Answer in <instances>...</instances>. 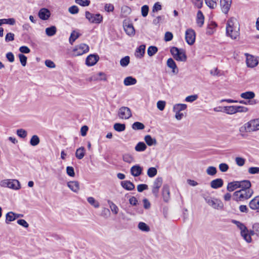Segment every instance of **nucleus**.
Instances as JSON below:
<instances>
[{
  "instance_id": "1",
  "label": "nucleus",
  "mask_w": 259,
  "mask_h": 259,
  "mask_svg": "<svg viewBox=\"0 0 259 259\" xmlns=\"http://www.w3.org/2000/svg\"><path fill=\"white\" fill-rule=\"evenodd\" d=\"M226 34L232 39H236L240 34V25L234 18L229 19L226 25Z\"/></svg>"
},
{
  "instance_id": "2",
  "label": "nucleus",
  "mask_w": 259,
  "mask_h": 259,
  "mask_svg": "<svg viewBox=\"0 0 259 259\" xmlns=\"http://www.w3.org/2000/svg\"><path fill=\"white\" fill-rule=\"evenodd\" d=\"M253 194V190H240L234 193L233 199L237 201H244L250 198Z\"/></svg>"
},
{
  "instance_id": "3",
  "label": "nucleus",
  "mask_w": 259,
  "mask_h": 259,
  "mask_svg": "<svg viewBox=\"0 0 259 259\" xmlns=\"http://www.w3.org/2000/svg\"><path fill=\"white\" fill-rule=\"evenodd\" d=\"M170 52L174 58L177 61L185 62L187 60V56L184 50L173 47L170 48Z\"/></svg>"
},
{
  "instance_id": "4",
  "label": "nucleus",
  "mask_w": 259,
  "mask_h": 259,
  "mask_svg": "<svg viewBox=\"0 0 259 259\" xmlns=\"http://www.w3.org/2000/svg\"><path fill=\"white\" fill-rule=\"evenodd\" d=\"M232 222L235 224L238 228L240 230L241 236L243 238V239L247 243H250L252 241V238L250 237L249 235H247L248 229L244 224L235 220H232Z\"/></svg>"
},
{
  "instance_id": "5",
  "label": "nucleus",
  "mask_w": 259,
  "mask_h": 259,
  "mask_svg": "<svg viewBox=\"0 0 259 259\" xmlns=\"http://www.w3.org/2000/svg\"><path fill=\"white\" fill-rule=\"evenodd\" d=\"M205 202L214 209H221L224 207L223 202L219 199L212 198L209 196L203 197Z\"/></svg>"
},
{
  "instance_id": "6",
  "label": "nucleus",
  "mask_w": 259,
  "mask_h": 259,
  "mask_svg": "<svg viewBox=\"0 0 259 259\" xmlns=\"http://www.w3.org/2000/svg\"><path fill=\"white\" fill-rule=\"evenodd\" d=\"M1 185L2 187L14 190H18L20 188V183L17 180H4L1 182Z\"/></svg>"
},
{
  "instance_id": "7",
  "label": "nucleus",
  "mask_w": 259,
  "mask_h": 259,
  "mask_svg": "<svg viewBox=\"0 0 259 259\" xmlns=\"http://www.w3.org/2000/svg\"><path fill=\"white\" fill-rule=\"evenodd\" d=\"M85 18L92 23H100L103 20V17L100 14H94L89 11L85 13Z\"/></svg>"
},
{
  "instance_id": "8",
  "label": "nucleus",
  "mask_w": 259,
  "mask_h": 259,
  "mask_svg": "<svg viewBox=\"0 0 259 259\" xmlns=\"http://www.w3.org/2000/svg\"><path fill=\"white\" fill-rule=\"evenodd\" d=\"M89 50V47L85 44H81L76 46L73 50L75 56H80L87 53Z\"/></svg>"
},
{
  "instance_id": "9",
  "label": "nucleus",
  "mask_w": 259,
  "mask_h": 259,
  "mask_svg": "<svg viewBox=\"0 0 259 259\" xmlns=\"http://www.w3.org/2000/svg\"><path fill=\"white\" fill-rule=\"evenodd\" d=\"M118 116L120 118L127 119L132 116L131 109L127 107H121L118 111Z\"/></svg>"
},
{
  "instance_id": "10",
  "label": "nucleus",
  "mask_w": 259,
  "mask_h": 259,
  "mask_svg": "<svg viewBox=\"0 0 259 259\" xmlns=\"http://www.w3.org/2000/svg\"><path fill=\"white\" fill-rule=\"evenodd\" d=\"M185 39L190 45L194 44L195 41V32L192 29H188L185 32Z\"/></svg>"
},
{
  "instance_id": "11",
  "label": "nucleus",
  "mask_w": 259,
  "mask_h": 259,
  "mask_svg": "<svg viewBox=\"0 0 259 259\" xmlns=\"http://www.w3.org/2000/svg\"><path fill=\"white\" fill-rule=\"evenodd\" d=\"M99 59L97 54H91L87 57L85 60V64L88 66H92L96 64Z\"/></svg>"
},
{
  "instance_id": "12",
  "label": "nucleus",
  "mask_w": 259,
  "mask_h": 259,
  "mask_svg": "<svg viewBox=\"0 0 259 259\" xmlns=\"http://www.w3.org/2000/svg\"><path fill=\"white\" fill-rule=\"evenodd\" d=\"M232 0H220V5L222 12L227 14L230 9Z\"/></svg>"
},
{
  "instance_id": "13",
  "label": "nucleus",
  "mask_w": 259,
  "mask_h": 259,
  "mask_svg": "<svg viewBox=\"0 0 259 259\" xmlns=\"http://www.w3.org/2000/svg\"><path fill=\"white\" fill-rule=\"evenodd\" d=\"M246 64L249 67L253 68L258 64V62L256 58L252 55L246 54Z\"/></svg>"
},
{
  "instance_id": "14",
  "label": "nucleus",
  "mask_w": 259,
  "mask_h": 259,
  "mask_svg": "<svg viewBox=\"0 0 259 259\" xmlns=\"http://www.w3.org/2000/svg\"><path fill=\"white\" fill-rule=\"evenodd\" d=\"M162 195L163 200L165 202L169 201L170 199V191L168 185H164L162 189Z\"/></svg>"
},
{
  "instance_id": "15",
  "label": "nucleus",
  "mask_w": 259,
  "mask_h": 259,
  "mask_svg": "<svg viewBox=\"0 0 259 259\" xmlns=\"http://www.w3.org/2000/svg\"><path fill=\"white\" fill-rule=\"evenodd\" d=\"M38 15L40 19L47 20L50 18L51 13L48 9L42 8L39 11Z\"/></svg>"
},
{
  "instance_id": "16",
  "label": "nucleus",
  "mask_w": 259,
  "mask_h": 259,
  "mask_svg": "<svg viewBox=\"0 0 259 259\" xmlns=\"http://www.w3.org/2000/svg\"><path fill=\"white\" fill-rule=\"evenodd\" d=\"M249 207L259 212V195L252 199L249 203Z\"/></svg>"
},
{
  "instance_id": "17",
  "label": "nucleus",
  "mask_w": 259,
  "mask_h": 259,
  "mask_svg": "<svg viewBox=\"0 0 259 259\" xmlns=\"http://www.w3.org/2000/svg\"><path fill=\"white\" fill-rule=\"evenodd\" d=\"M67 186L75 193H78L80 189L79 182L75 181L68 182Z\"/></svg>"
},
{
  "instance_id": "18",
  "label": "nucleus",
  "mask_w": 259,
  "mask_h": 259,
  "mask_svg": "<svg viewBox=\"0 0 259 259\" xmlns=\"http://www.w3.org/2000/svg\"><path fill=\"white\" fill-rule=\"evenodd\" d=\"M143 168L139 165L133 166L131 168V173L134 177H138L141 175Z\"/></svg>"
},
{
  "instance_id": "19",
  "label": "nucleus",
  "mask_w": 259,
  "mask_h": 259,
  "mask_svg": "<svg viewBox=\"0 0 259 259\" xmlns=\"http://www.w3.org/2000/svg\"><path fill=\"white\" fill-rule=\"evenodd\" d=\"M250 128L252 130L251 132L259 130V118L252 119L248 122Z\"/></svg>"
},
{
  "instance_id": "20",
  "label": "nucleus",
  "mask_w": 259,
  "mask_h": 259,
  "mask_svg": "<svg viewBox=\"0 0 259 259\" xmlns=\"http://www.w3.org/2000/svg\"><path fill=\"white\" fill-rule=\"evenodd\" d=\"M223 181L222 179L218 178L210 182V186L213 189H218L223 185Z\"/></svg>"
},
{
  "instance_id": "21",
  "label": "nucleus",
  "mask_w": 259,
  "mask_h": 259,
  "mask_svg": "<svg viewBox=\"0 0 259 259\" xmlns=\"http://www.w3.org/2000/svg\"><path fill=\"white\" fill-rule=\"evenodd\" d=\"M167 66L172 69V71L174 73L177 74L178 73V69L175 62L172 58H169L167 60Z\"/></svg>"
},
{
  "instance_id": "22",
  "label": "nucleus",
  "mask_w": 259,
  "mask_h": 259,
  "mask_svg": "<svg viewBox=\"0 0 259 259\" xmlns=\"http://www.w3.org/2000/svg\"><path fill=\"white\" fill-rule=\"evenodd\" d=\"M121 186L126 190L131 191L135 189L134 184L130 181H123L121 182Z\"/></svg>"
},
{
  "instance_id": "23",
  "label": "nucleus",
  "mask_w": 259,
  "mask_h": 259,
  "mask_svg": "<svg viewBox=\"0 0 259 259\" xmlns=\"http://www.w3.org/2000/svg\"><path fill=\"white\" fill-rule=\"evenodd\" d=\"M146 46L144 45L140 46L136 51L135 55L137 57L141 58L143 57L145 52Z\"/></svg>"
},
{
  "instance_id": "24",
  "label": "nucleus",
  "mask_w": 259,
  "mask_h": 259,
  "mask_svg": "<svg viewBox=\"0 0 259 259\" xmlns=\"http://www.w3.org/2000/svg\"><path fill=\"white\" fill-rule=\"evenodd\" d=\"M240 188H241V190H252L250 189L251 186V184L249 180H243L239 181Z\"/></svg>"
},
{
  "instance_id": "25",
  "label": "nucleus",
  "mask_w": 259,
  "mask_h": 259,
  "mask_svg": "<svg viewBox=\"0 0 259 259\" xmlns=\"http://www.w3.org/2000/svg\"><path fill=\"white\" fill-rule=\"evenodd\" d=\"M239 181H234L229 183L227 187V189L229 192H232L237 188H240Z\"/></svg>"
},
{
  "instance_id": "26",
  "label": "nucleus",
  "mask_w": 259,
  "mask_h": 259,
  "mask_svg": "<svg viewBox=\"0 0 259 259\" xmlns=\"http://www.w3.org/2000/svg\"><path fill=\"white\" fill-rule=\"evenodd\" d=\"M204 17L201 11H198L197 14L196 23L198 26L202 27L204 24Z\"/></svg>"
},
{
  "instance_id": "27",
  "label": "nucleus",
  "mask_w": 259,
  "mask_h": 259,
  "mask_svg": "<svg viewBox=\"0 0 259 259\" xmlns=\"http://www.w3.org/2000/svg\"><path fill=\"white\" fill-rule=\"evenodd\" d=\"M80 35L81 34L79 33L78 31L76 30L72 31L69 39L70 44L72 45L75 40L77 39Z\"/></svg>"
},
{
  "instance_id": "28",
  "label": "nucleus",
  "mask_w": 259,
  "mask_h": 259,
  "mask_svg": "<svg viewBox=\"0 0 259 259\" xmlns=\"http://www.w3.org/2000/svg\"><path fill=\"white\" fill-rule=\"evenodd\" d=\"M236 105L225 106L224 111L228 114H233L236 113Z\"/></svg>"
},
{
  "instance_id": "29",
  "label": "nucleus",
  "mask_w": 259,
  "mask_h": 259,
  "mask_svg": "<svg viewBox=\"0 0 259 259\" xmlns=\"http://www.w3.org/2000/svg\"><path fill=\"white\" fill-rule=\"evenodd\" d=\"M124 29L126 33L128 35H134L135 33V29L132 24H128L124 26Z\"/></svg>"
},
{
  "instance_id": "30",
  "label": "nucleus",
  "mask_w": 259,
  "mask_h": 259,
  "mask_svg": "<svg viewBox=\"0 0 259 259\" xmlns=\"http://www.w3.org/2000/svg\"><path fill=\"white\" fill-rule=\"evenodd\" d=\"M123 82L125 85L129 86L135 84L137 83V80L132 76H128L124 78Z\"/></svg>"
},
{
  "instance_id": "31",
  "label": "nucleus",
  "mask_w": 259,
  "mask_h": 259,
  "mask_svg": "<svg viewBox=\"0 0 259 259\" xmlns=\"http://www.w3.org/2000/svg\"><path fill=\"white\" fill-rule=\"evenodd\" d=\"M187 107V105L185 104H177L173 107V111L175 112H179L185 110Z\"/></svg>"
},
{
  "instance_id": "32",
  "label": "nucleus",
  "mask_w": 259,
  "mask_h": 259,
  "mask_svg": "<svg viewBox=\"0 0 259 259\" xmlns=\"http://www.w3.org/2000/svg\"><path fill=\"white\" fill-rule=\"evenodd\" d=\"M144 140L146 144L149 146L155 145L157 144L156 139L152 138L150 135H146L145 137Z\"/></svg>"
},
{
  "instance_id": "33",
  "label": "nucleus",
  "mask_w": 259,
  "mask_h": 259,
  "mask_svg": "<svg viewBox=\"0 0 259 259\" xmlns=\"http://www.w3.org/2000/svg\"><path fill=\"white\" fill-rule=\"evenodd\" d=\"M217 26V24L215 22L212 21L210 22L208 25L206 33L209 35L212 34Z\"/></svg>"
},
{
  "instance_id": "34",
  "label": "nucleus",
  "mask_w": 259,
  "mask_h": 259,
  "mask_svg": "<svg viewBox=\"0 0 259 259\" xmlns=\"http://www.w3.org/2000/svg\"><path fill=\"white\" fill-rule=\"evenodd\" d=\"M57 32V28L55 26H51L46 29V33L48 36H52Z\"/></svg>"
},
{
  "instance_id": "35",
  "label": "nucleus",
  "mask_w": 259,
  "mask_h": 259,
  "mask_svg": "<svg viewBox=\"0 0 259 259\" xmlns=\"http://www.w3.org/2000/svg\"><path fill=\"white\" fill-rule=\"evenodd\" d=\"M84 151H85L84 148L83 147H81L78 148L76 150V151L75 153L76 157L78 159H82L84 156V154H85Z\"/></svg>"
},
{
  "instance_id": "36",
  "label": "nucleus",
  "mask_w": 259,
  "mask_h": 259,
  "mask_svg": "<svg viewBox=\"0 0 259 259\" xmlns=\"http://www.w3.org/2000/svg\"><path fill=\"white\" fill-rule=\"evenodd\" d=\"M6 223L8 224L10 222L16 220L15 213L10 211L6 214Z\"/></svg>"
},
{
  "instance_id": "37",
  "label": "nucleus",
  "mask_w": 259,
  "mask_h": 259,
  "mask_svg": "<svg viewBox=\"0 0 259 259\" xmlns=\"http://www.w3.org/2000/svg\"><path fill=\"white\" fill-rule=\"evenodd\" d=\"M240 97L242 98L245 99H251L255 97V94L253 92L248 91L241 93L240 95Z\"/></svg>"
},
{
  "instance_id": "38",
  "label": "nucleus",
  "mask_w": 259,
  "mask_h": 259,
  "mask_svg": "<svg viewBox=\"0 0 259 259\" xmlns=\"http://www.w3.org/2000/svg\"><path fill=\"white\" fill-rule=\"evenodd\" d=\"M147 146L144 142H139L136 146L135 149L136 151L142 152L146 150Z\"/></svg>"
},
{
  "instance_id": "39",
  "label": "nucleus",
  "mask_w": 259,
  "mask_h": 259,
  "mask_svg": "<svg viewBox=\"0 0 259 259\" xmlns=\"http://www.w3.org/2000/svg\"><path fill=\"white\" fill-rule=\"evenodd\" d=\"M40 142L39 137L37 135H33L30 140V144L32 146L37 145Z\"/></svg>"
},
{
  "instance_id": "40",
  "label": "nucleus",
  "mask_w": 259,
  "mask_h": 259,
  "mask_svg": "<svg viewBox=\"0 0 259 259\" xmlns=\"http://www.w3.org/2000/svg\"><path fill=\"white\" fill-rule=\"evenodd\" d=\"M162 178L158 177L154 180L152 187L159 189L162 186Z\"/></svg>"
},
{
  "instance_id": "41",
  "label": "nucleus",
  "mask_w": 259,
  "mask_h": 259,
  "mask_svg": "<svg viewBox=\"0 0 259 259\" xmlns=\"http://www.w3.org/2000/svg\"><path fill=\"white\" fill-rule=\"evenodd\" d=\"M114 129L117 132H122L125 129V125L124 124L116 123L114 124Z\"/></svg>"
},
{
  "instance_id": "42",
  "label": "nucleus",
  "mask_w": 259,
  "mask_h": 259,
  "mask_svg": "<svg viewBox=\"0 0 259 259\" xmlns=\"http://www.w3.org/2000/svg\"><path fill=\"white\" fill-rule=\"evenodd\" d=\"M157 174V170L155 167H151L148 169L147 175L150 178H153Z\"/></svg>"
},
{
  "instance_id": "43",
  "label": "nucleus",
  "mask_w": 259,
  "mask_h": 259,
  "mask_svg": "<svg viewBox=\"0 0 259 259\" xmlns=\"http://www.w3.org/2000/svg\"><path fill=\"white\" fill-rule=\"evenodd\" d=\"M206 172L208 175L213 176L217 174V170L215 167L210 166L207 168Z\"/></svg>"
},
{
  "instance_id": "44",
  "label": "nucleus",
  "mask_w": 259,
  "mask_h": 259,
  "mask_svg": "<svg viewBox=\"0 0 259 259\" xmlns=\"http://www.w3.org/2000/svg\"><path fill=\"white\" fill-rule=\"evenodd\" d=\"M138 228L143 232H148L150 231L149 227L144 222H140L139 223Z\"/></svg>"
},
{
  "instance_id": "45",
  "label": "nucleus",
  "mask_w": 259,
  "mask_h": 259,
  "mask_svg": "<svg viewBox=\"0 0 259 259\" xmlns=\"http://www.w3.org/2000/svg\"><path fill=\"white\" fill-rule=\"evenodd\" d=\"M250 125H249L248 122L245 123L243 125L241 126L239 128V131L241 133H245V132H251V129L250 128Z\"/></svg>"
},
{
  "instance_id": "46",
  "label": "nucleus",
  "mask_w": 259,
  "mask_h": 259,
  "mask_svg": "<svg viewBox=\"0 0 259 259\" xmlns=\"http://www.w3.org/2000/svg\"><path fill=\"white\" fill-rule=\"evenodd\" d=\"M158 51V49L155 46H150L147 50L148 55L151 57L154 55Z\"/></svg>"
},
{
  "instance_id": "47",
  "label": "nucleus",
  "mask_w": 259,
  "mask_h": 259,
  "mask_svg": "<svg viewBox=\"0 0 259 259\" xmlns=\"http://www.w3.org/2000/svg\"><path fill=\"white\" fill-rule=\"evenodd\" d=\"M2 24H8L10 25H14L16 23V20L14 18L9 19H2Z\"/></svg>"
},
{
  "instance_id": "48",
  "label": "nucleus",
  "mask_w": 259,
  "mask_h": 259,
  "mask_svg": "<svg viewBox=\"0 0 259 259\" xmlns=\"http://www.w3.org/2000/svg\"><path fill=\"white\" fill-rule=\"evenodd\" d=\"M88 202L95 208H98L100 206L99 203L93 197H89L87 199Z\"/></svg>"
},
{
  "instance_id": "49",
  "label": "nucleus",
  "mask_w": 259,
  "mask_h": 259,
  "mask_svg": "<svg viewBox=\"0 0 259 259\" xmlns=\"http://www.w3.org/2000/svg\"><path fill=\"white\" fill-rule=\"evenodd\" d=\"M144 125L140 122H135L132 125V128L135 130H141L144 129Z\"/></svg>"
},
{
  "instance_id": "50",
  "label": "nucleus",
  "mask_w": 259,
  "mask_h": 259,
  "mask_svg": "<svg viewBox=\"0 0 259 259\" xmlns=\"http://www.w3.org/2000/svg\"><path fill=\"white\" fill-rule=\"evenodd\" d=\"M130 57L127 56L122 58L120 61V65L122 67L127 66L130 63Z\"/></svg>"
},
{
  "instance_id": "51",
  "label": "nucleus",
  "mask_w": 259,
  "mask_h": 259,
  "mask_svg": "<svg viewBox=\"0 0 259 259\" xmlns=\"http://www.w3.org/2000/svg\"><path fill=\"white\" fill-rule=\"evenodd\" d=\"M108 202L109 204L112 212L115 214H117L118 212V207L113 202L110 200H109Z\"/></svg>"
},
{
  "instance_id": "52",
  "label": "nucleus",
  "mask_w": 259,
  "mask_h": 259,
  "mask_svg": "<svg viewBox=\"0 0 259 259\" xmlns=\"http://www.w3.org/2000/svg\"><path fill=\"white\" fill-rule=\"evenodd\" d=\"M123 160L127 163H131L134 161V158L132 155L129 154H125L123 155Z\"/></svg>"
},
{
  "instance_id": "53",
  "label": "nucleus",
  "mask_w": 259,
  "mask_h": 259,
  "mask_svg": "<svg viewBox=\"0 0 259 259\" xmlns=\"http://www.w3.org/2000/svg\"><path fill=\"white\" fill-rule=\"evenodd\" d=\"M18 57L21 65L23 66H25L27 63V58L22 54H19Z\"/></svg>"
},
{
  "instance_id": "54",
  "label": "nucleus",
  "mask_w": 259,
  "mask_h": 259,
  "mask_svg": "<svg viewBox=\"0 0 259 259\" xmlns=\"http://www.w3.org/2000/svg\"><path fill=\"white\" fill-rule=\"evenodd\" d=\"M206 5L211 9H214L217 6V0H205Z\"/></svg>"
},
{
  "instance_id": "55",
  "label": "nucleus",
  "mask_w": 259,
  "mask_h": 259,
  "mask_svg": "<svg viewBox=\"0 0 259 259\" xmlns=\"http://www.w3.org/2000/svg\"><path fill=\"white\" fill-rule=\"evenodd\" d=\"M17 135L22 138H25L26 137L27 133V132L22 128L18 129L17 131Z\"/></svg>"
},
{
  "instance_id": "56",
  "label": "nucleus",
  "mask_w": 259,
  "mask_h": 259,
  "mask_svg": "<svg viewBox=\"0 0 259 259\" xmlns=\"http://www.w3.org/2000/svg\"><path fill=\"white\" fill-rule=\"evenodd\" d=\"M75 2L76 4L83 7L88 6L90 4L89 0H75Z\"/></svg>"
},
{
  "instance_id": "57",
  "label": "nucleus",
  "mask_w": 259,
  "mask_h": 259,
  "mask_svg": "<svg viewBox=\"0 0 259 259\" xmlns=\"http://www.w3.org/2000/svg\"><path fill=\"white\" fill-rule=\"evenodd\" d=\"M149 12V7L147 5H144L141 8L142 15L145 17L148 15Z\"/></svg>"
},
{
  "instance_id": "58",
  "label": "nucleus",
  "mask_w": 259,
  "mask_h": 259,
  "mask_svg": "<svg viewBox=\"0 0 259 259\" xmlns=\"http://www.w3.org/2000/svg\"><path fill=\"white\" fill-rule=\"evenodd\" d=\"M14 34L12 32L8 33L5 37V41L6 42L11 41L14 40Z\"/></svg>"
},
{
  "instance_id": "59",
  "label": "nucleus",
  "mask_w": 259,
  "mask_h": 259,
  "mask_svg": "<svg viewBox=\"0 0 259 259\" xmlns=\"http://www.w3.org/2000/svg\"><path fill=\"white\" fill-rule=\"evenodd\" d=\"M166 103L164 101H158L157 103V107L160 111H163L165 108Z\"/></svg>"
},
{
  "instance_id": "60",
  "label": "nucleus",
  "mask_w": 259,
  "mask_h": 259,
  "mask_svg": "<svg viewBox=\"0 0 259 259\" xmlns=\"http://www.w3.org/2000/svg\"><path fill=\"white\" fill-rule=\"evenodd\" d=\"M198 98L197 95H193L187 97L185 98V101L188 102H193L194 101L196 100Z\"/></svg>"
},
{
  "instance_id": "61",
  "label": "nucleus",
  "mask_w": 259,
  "mask_h": 259,
  "mask_svg": "<svg viewBox=\"0 0 259 259\" xmlns=\"http://www.w3.org/2000/svg\"><path fill=\"white\" fill-rule=\"evenodd\" d=\"M66 172L70 177H73L75 176L74 168L72 166H67L66 167Z\"/></svg>"
},
{
  "instance_id": "62",
  "label": "nucleus",
  "mask_w": 259,
  "mask_h": 259,
  "mask_svg": "<svg viewBox=\"0 0 259 259\" xmlns=\"http://www.w3.org/2000/svg\"><path fill=\"white\" fill-rule=\"evenodd\" d=\"M235 161L236 164L239 166H243L245 163V159L241 157H236L235 158Z\"/></svg>"
},
{
  "instance_id": "63",
  "label": "nucleus",
  "mask_w": 259,
  "mask_h": 259,
  "mask_svg": "<svg viewBox=\"0 0 259 259\" xmlns=\"http://www.w3.org/2000/svg\"><path fill=\"white\" fill-rule=\"evenodd\" d=\"M173 38V34L171 32L167 31L166 32L164 35V40L165 41H169L172 40Z\"/></svg>"
},
{
  "instance_id": "64",
  "label": "nucleus",
  "mask_w": 259,
  "mask_h": 259,
  "mask_svg": "<svg viewBox=\"0 0 259 259\" xmlns=\"http://www.w3.org/2000/svg\"><path fill=\"white\" fill-rule=\"evenodd\" d=\"M248 172L250 174H259V167H250L248 168Z\"/></svg>"
}]
</instances>
